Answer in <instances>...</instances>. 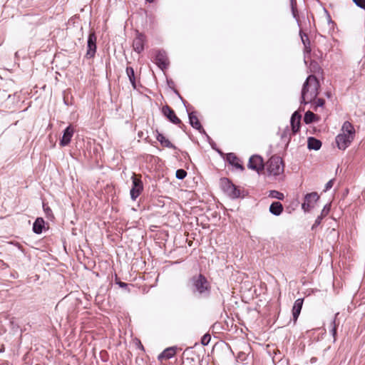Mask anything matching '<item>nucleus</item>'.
<instances>
[{
  "instance_id": "f257e3e1",
  "label": "nucleus",
  "mask_w": 365,
  "mask_h": 365,
  "mask_svg": "<svg viewBox=\"0 0 365 365\" xmlns=\"http://www.w3.org/2000/svg\"><path fill=\"white\" fill-rule=\"evenodd\" d=\"M355 136V129L353 125L345 121L341 128V133L336 137V143L340 150H345L353 141Z\"/></svg>"
},
{
  "instance_id": "f03ea898",
  "label": "nucleus",
  "mask_w": 365,
  "mask_h": 365,
  "mask_svg": "<svg viewBox=\"0 0 365 365\" xmlns=\"http://www.w3.org/2000/svg\"><path fill=\"white\" fill-rule=\"evenodd\" d=\"M319 82L317 78L309 76L303 85L302 90V103L305 104L311 102L318 94Z\"/></svg>"
},
{
  "instance_id": "7ed1b4c3",
  "label": "nucleus",
  "mask_w": 365,
  "mask_h": 365,
  "mask_svg": "<svg viewBox=\"0 0 365 365\" xmlns=\"http://www.w3.org/2000/svg\"><path fill=\"white\" fill-rule=\"evenodd\" d=\"M188 285L194 294H197L203 297L210 295L211 286L206 277L202 274L194 276L189 282Z\"/></svg>"
},
{
  "instance_id": "20e7f679",
  "label": "nucleus",
  "mask_w": 365,
  "mask_h": 365,
  "mask_svg": "<svg viewBox=\"0 0 365 365\" xmlns=\"http://www.w3.org/2000/svg\"><path fill=\"white\" fill-rule=\"evenodd\" d=\"M268 176L282 178L284 175V164L279 156L273 155L264 165Z\"/></svg>"
},
{
  "instance_id": "39448f33",
  "label": "nucleus",
  "mask_w": 365,
  "mask_h": 365,
  "mask_svg": "<svg viewBox=\"0 0 365 365\" xmlns=\"http://www.w3.org/2000/svg\"><path fill=\"white\" fill-rule=\"evenodd\" d=\"M131 180L132 186L130 190V195L131 200L135 201L143 191V182L141 180V175H136L135 173H133Z\"/></svg>"
},
{
  "instance_id": "423d86ee",
  "label": "nucleus",
  "mask_w": 365,
  "mask_h": 365,
  "mask_svg": "<svg viewBox=\"0 0 365 365\" xmlns=\"http://www.w3.org/2000/svg\"><path fill=\"white\" fill-rule=\"evenodd\" d=\"M97 36L94 31H91L87 40V51L85 58L91 59L95 57L97 51Z\"/></svg>"
},
{
  "instance_id": "0eeeda50",
  "label": "nucleus",
  "mask_w": 365,
  "mask_h": 365,
  "mask_svg": "<svg viewBox=\"0 0 365 365\" xmlns=\"http://www.w3.org/2000/svg\"><path fill=\"white\" fill-rule=\"evenodd\" d=\"M154 62L161 69L165 70L168 66V59L167 54L163 50L154 51Z\"/></svg>"
},
{
  "instance_id": "6e6552de",
  "label": "nucleus",
  "mask_w": 365,
  "mask_h": 365,
  "mask_svg": "<svg viewBox=\"0 0 365 365\" xmlns=\"http://www.w3.org/2000/svg\"><path fill=\"white\" fill-rule=\"evenodd\" d=\"M222 185L225 192L231 198L235 199L241 197L240 190L228 180H224Z\"/></svg>"
},
{
  "instance_id": "1a4fd4ad",
  "label": "nucleus",
  "mask_w": 365,
  "mask_h": 365,
  "mask_svg": "<svg viewBox=\"0 0 365 365\" xmlns=\"http://www.w3.org/2000/svg\"><path fill=\"white\" fill-rule=\"evenodd\" d=\"M249 169L255 170L258 173L263 170L264 164L263 159L261 156L254 155L250 158L249 163L247 165Z\"/></svg>"
},
{
  "instance_id": "9d476101",
  "label": "nucleus",
  "mask_w": 365,
  "mask_h": 365,
  "mask_svg": "<svg viewBox=\"0 0 365 365\" xmlns=\"http://www.w3.org/2000/svg\"><path fill=\"white\" fill-rule=\"evenodd\" d=\"M146 41V36L137 31L136 36L133 41V50L138 53H142L144 50V46Z\"/></svg>"
},
{
  "instance_id": "9b49d317",
  "label": "nucleus",
  "mask_w": 365,
  "mask_h": 365,
  "mask_svg": "<svg viewBox=\"0 0 365 365\" xmlns=\"http://www.w3.org/2000/svg\"><path fill=\"white\" fill-rule=\"evenodd\" d=\"M319 196L316 192L308 193L304 197V202L302 205V208L304 212H308L314 207V203L319 200Z\"/></svg>"
},
{
  "instance_id": "f8f14e48",
  "label": "nucleus",
  "mask_w": 365,
  "mask_h": 365,
  "mask_svg": "<svg viewBox=\"0 0 365 365\" xmlns=\"http://www.w3.org/2000/svg\"><path fill=\"white\" fill-rule=\"evenodd\" d=\"M163 115L172 123L179 125L181 123V120L176 115L174 110L168 105L162 107L161 109Z\"/></svg>"
},
{
  "instance_id": "ddd939ff",
  "label": "nucleus",
  "mask_w": 365,
  "mask_h": 365,
  "mask_svg": "<svg viewBox=\"0 0 365 365\" xmlns=\"http://www.w3.org/2000/svg\"><path fill=\"white\" fill-rule=\"evenodd\" d=\"M74 133V128L71 125L67 126L63 131V135L60 138L59 144L62 147L68 145Z\"/></svg>"
},
{
  "instance_id": "4468645a",
  "label": "nucleus",
  "mask_w": 365,
  "mask_h": 365,
  "mask_svg": "<svg viewBox=\"0 0 365 365\" xmlns=\"http://www.w3.org/2000/svg\"><path fill=\"white\" fill-rule=\"evenodd\" d=\"M301 118L302 116L298 111H295L291 117L290 123L292 133L294 134L297 133L299 130Z\"/></svg>"
},
{
  "instance_id": "2eb2a0df",
  "label": "nucleus",
  "mask_w": 365,
  "mask_h": 365,
  "mask_svg": "<svg viewBox=\"0 0 365 365\" xmlns=\"http://www.w3.org/2000/svg\"><path fill=\"white\" fill-rule=\"evenodd\" d=\"M177 347L176 346H170L165 349L163 352H161L158 356V359L160 361L163 360L169 359L172 358L176 353Z\"/></svg>"
},
{
  "instance_id": "dca6fc26",
  "label": "nucleus",
  "mask_w": 365,
  "mask_h": 365,
  "mask_svg": "<svg viewBox=\"0 0 365 365\" xmlns=\"http://www.w3.org/2000/svg\"><path fill=\"white\" fill-rule=\"evenodd\" d=\"M188 112L190 124L200 132L204 131L195 112Z\"/></svg>"
},
{
  "instance_id": "f3484780",
  "label": "nucleus",
  "mask_w": 365,
  "mask_h": 365,
  "mask_svg": "<svg viewBox=\"0 0 365 365\" xmlns=\"http://www.w3.org/2000/svg\"><path fill=\"white\" fill-rule=\"evenodd\" d=\"M304 299L302 298L297 299L294 304L293 308H292V315H293V320L295 323L300 314L302 305H303Z\"/></svg>"
},
{
  "instance_id": "a211bd4d",
  "label": "nucleus",
  "mask_w": 365,
  "mask_h": 365,
  "mask_svg": "<svg viewBox=\"0 0 365 365\" xmlns=\"http://www.w3.org/2000/svg\"><path fill=\"white\" fill-rule=\"evenodd\" d=\"M45 227V221L42 217H37L33 224V232L35 234H41Z\"/></svg>"
},
{
  "instance_id": "6ab92c4d",
  "label": "nucleus",
  "mask_w": 365,
  "mask_h": 365,
  "mask_svg": "<svg viewBox=\"0 0 365 365\" xmlns=\"http://www.w3.org/2000/svg\"><path fill=\"white\" fill-rule=\"evenodd\" d=\"M307 147L309 150H318L322 147V142L314 137H309L307 140Z\"/></svg>"
},
{
  "instance_id": "aec40b11",
  "label": "nucleus",
  "mask_w": 365,
  "mask_h": 365,
  "mask_svg": "<svg viewBox=\"0 0 365 365\" xmlns=\"http://www.w3.org/2000/svg\"><path fill=\"white\" fill-rule=\"evenodd\" d=\"M300 34V37H301V39H302V43L304 44V51L306 54H309L311 53V46H310V41H309V37L308 36L300 31L299 33Z\"/></svg>"
},
{
  "instance_id": "412c9836",
  "label": "nucleus",
  "mask_w": 365,
  "mask_h": 365,
  "mask_svg": "<svg viewBox=\"0 0 365 365\" xmlns=\"http://www.w3.org/2000/svg\"><path fill=\"white\" fill-rule=\"evenodd\" d=\"M283 211V206L279 202H274L269 207V212L276 215H279Z\"/></svg>"
},
{
  "instance_id": "4be33fe9",
  "label": "nucleus",
  "mask_w": 365,
  "mask_h": 365,
  "mask_svg": "<svg viewBox=\"0 0 365 365\" xmlns=\"http://www.w3.org/2000/svg\"><path fill=\"white\" fill-rule=\"evenodd\" d=\"M319 117L313 112L307 111L304 116V121L306 124H309L315 121H319Z\"/></svg>"
},
{
  "instance_id": "5701e85b",
  "label": "nucleus",
  "mask_w": 365,
  "mask_h": 365,
  "mask_svg": "<svg viewBox=\"0 0 365 365\" xmlns=\"http://www.w3.org/2000/svg\"><path fill=\"white\" fill-rule=\"evenodd\" d=\"M227 159L230 163L234 165L235 168H240L242 170H244V167L241 165L240 160L234 154L230 153L227 156Z\"/></svg>"
},
{
  "instance_id": "b1692460",
  "label": "nucleus",
  "mask_w": 365,
  "mask_h": 365,
  "mask_svg": "<svg viewBox=\"0 0 365 365\" xmlns=\"http://www.w3.org/2000/svg\"><path fill=\"white\" fill-rule=\"evenodd\" d=\"M157 140L160 143V144L167 148H175V147L170 143V141L164 136L162 133H158L157 135Z\"/></svg>"
},
{
  "instance_id": "393cba45",
  "label": "nucleus",
  "mask_w": 365,
  "mask_h": 365,
  "mask_svg": "<svg viewBox=\"0 0 365 365\" xmlns=\"http://www.w3.org/2000/svg\"><path fill=\"white\" fill-rule=\"evenodd\" d=\"M126 74L129 78V81L134 89L136 88V81H135V72L134 69L132 67H127L126 68Z\"/></svg>"
},
{
  "instance_id": "a878e982",
  "label": "nucleus",
  "mask_w": 365,
  "mask_h": 365,
  "mask_svg": "<svg viewBox=\"0 0 365 365\" xmlns=\"http://www.w3.org/2000/svg\"><path fill=\"white\" fill-rule=\"evenodd\" d=\"M168 87L173 91V92L178 96V98L182 101V96L178 90L175 88V83L172 79L167 80Z\"/></svg>"
},
{
  "instance_id": "bb28decb",
  "label": "nucleus",
  "mask_w": 365,
  "mask_h": 365,
  "mask_svg": "<svg viewBox=\"0 0 365 365\" xmlns=\"http://www.w3.org/2000/svg\"><path fill=\"white\" fill-rule=\"evenodd\" d=\"M43 209L47 218L51 220L54 218L52 210L48 205L44 202H43Z\"/></svg>"
},
{
  "instance_id": "cd10ccee",
  "label": "nucleus",
  "mask_w": 365,
  "mask_h": 365,
  "mask_svg": "<svg viewBox=\"0 0 365 365\" xmlns=\"http://www.w3.org/2000/svg\"><path fill=\"white\" fill-rule=\"evenodd\" d=\"M269 197H272V198H276V199H278V200H283L284 196V194L279 192V191H277V190H271L269 192Z\"/></svg>"
},
{
  "instance_id": "c85d7f7f",
  "label": "nucleus",
  "mask_w": 365,
  "mask_h": 365,
  "mask_svg": "<svg viewBox=\"0 0 365 365\" xmlns=\"http://www.w3.org/2000/svg\"><path fill=\"white\" fill-rule=\"evenodd\" d=\"M247 354H245V352L240 351L237 354V361L244 363L247 360Z\"/></svg>"
},
{
  "instance_id": "c756f323",
  "label": "nucleus",
  "mask_w": 365,
  "mask_h": 365,
  "mask_svg": "<svg viewBox=\"0 0 365 365\" xmlns=\"http://www.w3.org/2000/svg\"><path fill=\"white\" fill-rule=\"evenodd\" d=\"M210 339H211V336L209 334H205L202 339H201V343L202 345L205 346V345H207L209 344V342L210 341Z\"/></svg>"
},
{
  "instance_id": "7c9ffc66",
  "label": "nucleus",
  "mask_w": 365,
  "mask_h": 365,
  "mask_svg": "<svg viewBox=\"0 0 365 365\" xmlns=\"http://www.w3.org/2000/svg\"><path fill=\"white\" fill-rule=\"evenodd\" d=\"M361 9H365V0H352Z\"/></svg>"
},
{
  "instance_id": "2f4dec72",
  "label": "nucleus",
  "mask_w": 365,
  "mask_h": 365,
  "mask_svg": "<svg viewBox=\"0 0 365 365\" xmlns=\"http://www.w3.org/2000/svg\"><path fill=\"white\" fill-rule=\"evenodd\" d=\"M329 210H330V205H326L324 207V208H323V210H322V211L321 212V215L320 216H322L323 217H325L326 215H328Z\"/></svg>"
},
{
  "instance_id": "473e14b6",
  "label": "nucleus",
  "mask_w": 365,
  "mask_h": 365,
  "mask_svg": "<svg viewBox=\"0 0 365 365\" xmlns=\"http://www.w3.org/2000/svg\"><path fill=\"white\" fill-rule=\"evenodd\" d=\"M331 325L332 327L331 332L333 336L335 337V335L336 334V322H335V319H334L331 321Z\"/></svg>"
},
{
  "instance_id": "72a5a7b5",
  "label": "nucleus",
  "mask_w": 365,
  "mask_h": 365,
  "mask_svg": "<svg viewBox=\"0 0 365 365\" xmlns=\"http://www.w3.org/2000/svg\"><path fill=\"white\" fill-rule=\"evenodd\" d=\"M115 283L119 285L121 288H125L128 286V284L125 282H121L118 279L117 275H115Z\"/></svg>"
},
{
  "instance_id": "f704fd0d",
  "label": "nucleus",
  "mask_w": 365,
  "mask_h": 365,
  "mask_svg": "<svg viewBox=\"0 0 365 365\" xmlns=\"http://www.w3.org/2000/svg\"><path fill=\"white\" fill-rule=\"evenodd\" d=\"M325 103V101L322 98H317L315 101L316 106L322 107Z\"/></svg>"
},
{
  "instance_id": "c9c22d12",
  "label": "nucleus",
  "mask_w": 365,
  "mask_h": 365,
  "mask_svg": "<svg viewBox=\"0 0 365 365\" xmlns=\"http://www.w3.org/2000/svg\"><path fill=\"white\" fill-rule=\"evenodd\" d=\"M323 217L322 216H318L317 218L316 219L313 226H312V229H314V227H317L318 225H320L321 222H322V220Z\"/></svg>"
},
{
  "instance_id": "e433bc0d",
  "label": "nucleus",
  "mask_w": 365,
  "mask_h": 365,
  "mask_svg": "<svg viewBox=\"0 0 365 365\" xmlns=\"http://www.w3.org/2000/svg\"><path fill=\"white\" fill-rule=\"evenodd\" d=\"M334 185V180H330L329 182H327L325 185V191L331 189Z\"/></svg>"
},
{
  "instance_id": "4c0bfd02",
  "label": "nucleus",
  "mask_w": 365,
  "mask_h": 365,
  "mask_svg": "<svg viewBox=\"0 0 365 365\" xmlns=\"http://www.w3.org/2000/svg\"><path fill=\"white\" fill-rule=\"evenodd\" d=\"M176 178L179 180H182V168L177 170Z\"/></svg>"
},
{
  "instance_id": "58836bf2",
  "label": "nucleus",
  "mask_w": 365,
  "mask_h": 365,
  "mask_svg": "<svg viewBox=\"0 0 365 365\" xmlns=\"http://www.w3.org/2000/svg\"><path fill=\"white\" fill-rule=\"evenodd\" d=\"M193 195H194V194L192 192L186 191L185 193H184V197H189V198H192Z\"/></svg>"
},
{
  "instance_id": "ea45409f",
  "label": "nucleus",
  "mask_w": 365,
  "mask_h": 365,
  "mask_svg": "<svg viewBox=\"0 0 365 365\" xmlns=\"http://www.w3.org/2000/svg\"><path fill=\"white\" fill-rule=\"evenodd\" d=\"M0 267L4 269V268L9 267V265L7 264H6L3 260L0 259Z\"/></svg>"
},
{
  "instance_id": "a19ab883",
  "label": "nucleus",
  "mask_w": 365,
  "mask_h": 365,
  "mask_svg": "<svg viewBox=\"0 0 365 365\" xmlns=\"http://www.w3.org/2000/svg\"><path fill=\"white\" fill-rule=\"evenodd\" d=\"M63 102L66 106L69 105L68 99L66 97L63 98Z\"/></svg>"
},
{
  "instance_id": "79ce46f5",
  "label": "nucleus",
  "mask_w": 365,
  "mask_h": 365,
  "mask_svg": "<svg viewBox=\"0 0 365 365\" xmlns=\"http://www.w3.org/2000/svg\"><path fill=\"white\" fill-rule=\"evenodd\" d=\"M139 346V348H140V349L144 350V347H143V344H141V342H140V341H139V346Z\"/></svg>"
},
{
  "instance_id": "37998d69",
  "label": "nucleus",
  "mask_w": 365,
  "mask_h": 365,
  "mask_svg": "<svg viewBox=\"0 0 365 365\" xmlns=\"http://www.w3.org/2000/svg\"><path fill=\"white\" fill-rule=\"evenodd\" d=\"M186 175H187V173L184 170V174H183L184 178L186 177Z\"/></svg>"
},
{
  "instance_id": "c03bdc74",
  "label": "nucleus",
  "mask_w": 365,
  "mask_h": 365,
  "mask_svg": "<svg viewBox=\"0 0 365 365\" xmlns=\"http://www.w3.org/2000/svg\"><path fill=\"white\" fill-rule=\"evenodd\" d=\"M145 1L151 3V2H153L155 0H145Z\"/></svg>"
},
{
  "instance_id": "a18cd8bd",
  "label": "nucleus",
  "mask_w": 365,
  "mask_h": 365,
  "mask_svg": "<svg viewBox=\"0 0 365 365\" xmlns=\"http://www.w3.org/2000/svg\"><path fill=\"white\" fill-rule=\"evenodd\" d=\"M187 361L191 362V361H192V359L187 358Z\"/></svg>"
},
{
  "instance_id": "49530a36",
  "label": "nucleus",
  "mask_w": 365,
  "mask_h": 365,
  "mask_svg": "<svg viewBox=\"0 0 365 365\" xmlns=\"http://www.w3.org/2000/svg\"><path fill=\"white\" fill-rule=\"evenodd\" d=\"M188 245H189V246H191V245H192V242H191V241H189V242H188Z\"/></svg>"
}]
</instances>
